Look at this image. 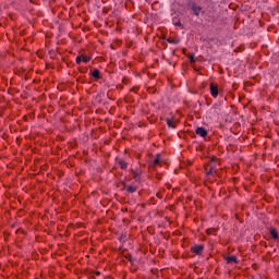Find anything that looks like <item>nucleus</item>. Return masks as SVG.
I'll use <instances>...</instances> for the list:
<instances>
[{"instance_id": "5", "label": "nucleus", "mask_w": 279, "mask_h": 279, "mask_svg": "<svg viewBox=\"0 0 279 279\" xmlns=\"http://www.w3.org/2000/svg\"><path fill=\"white\" fill-rule=\"evenodd\" d=\"M192 252L197 254V256H201V254L204 252V245L201 244L192 246Z\"/></svg>"}, {"instance_id": "17", "label": "nucleus", "mask_w": 279, "mask_h": 279, "mask_svg": "<svg viewBox=\"0 0 279 279\" xmlns=\"http://www.w3.org/2000/svg\"><path fill=\"white\" fill-rule=\"evenodd\" d=\"M175 25H177L178 27H182V23H180V22H177Z\"/></svg>"}, {"instance_id": "10", "label": "nucleus", "mask_w": 279, "mask_h": 279, "mask_svg": "<svg viewBox=\"0 0 279 279\" xmlns=\"http://www.w3.org/2000/svg\"><path fill=\"white\" fill-rule=\"evenodd\" d=\"M128 193H136L137 187L134 185H125Z\"/></svg>"}, {"instance_id": "13", "label": "nucleus", "mask_w": 279, "mask_h": 279, "mask_svg": "<svg viewBox=\"0 0 279 279\" xmlns=\"http://www.w3.org/2000/svg\"><path fill=\"white\" fill-rule=\"evenodd\" d=\"M82 61L87 64V62H90V57L83 56Z\"/></svg>"}, {"instance_id": "8", "label": "nucleus", "mask_w": 279, "mask_h": 279, "mask_svg": "<svg viewBox=\"0 0 279 279\" xmlns=\"http://www.w3.org/2000/svg\"><path fill=\"white\" fill-rule=\"evenodd\" d=\"M116 160H117L120 169H123V170L128 169V163L125 162V160H123L121 158H117Z\"/></svg>"}, {"instance_id": "3", "label": "nucleus", "mask_w": 279, "mask_h": 279, "mask_svg": "<svg viewBox=\"0 0 279 279\" xmlns=\"http://www.w3.org/2000/svg\"><path fill=\"white\" fill-rule=\"evenodd\" d=\"M141 175H143V169L137 168L136 170H133V178L135 182H141Z\"/></svg>"}, {"instance_id": "6", "label": "nucleus", "mask_w": 279, "mask_h": 279, "mask_svg": "<svg viewBox=\"0 0 279 279\" xmlns=\"http://www.w3.org/2000/svg\"><path fill=\"white\" fill-rule=\"evenodd\" d=\"M160 162H162V159H160V154L156 155V158H154L150 161L151 167H158V165H160Z\"/></svg>"}, {"instance_id": "15", "label": "nucleus", "mask_w": 279, "mask_h": 279, "mask_svg": "<svg viewBox=\"0 0 279 279\" xmlns=\"http://www.w3.org/2000/svg\"><path fill=\"white\" fill-rule=\"evenodd\" d=\"M76 64H82V57H76Z\"/></svg>"}, {"instance_id": "18", "label": "nucleus", "mask_w": 279, "mask_h": 279, "mask_svg": "<svg viewBox=\"0 0 279 279\" xmlns=\"http://www.w3.org/2000/svg\"><path fill=\"white\" fill-rule=\"evenodd\" d=\"M191 62H195V59L191 58Z\"/></svg>"}, {"instance_id": "7", "label": "nucleus", "mask_w": 279, "mask_h": 279, "mask_svg": "<svg viewBox=\"0 0 279 279\" xmlns=\"http://www.w3.org/2000/svg\"><path fill=\"white\" fill-rule=\"evenodd\" d=\"M89 75H92V77H94V80H101V74L98 69L90 71Z\"/></svg>"}, {"instance_id": "1", "label": "nucleus", "mask_w": 279, "mask_h": 279, "mask_svg": "<svg viewBox=\"0 0 279 279\" xmlns=\"http://www.w3.org/2000/svg\"><path fill=\"white\" fill-rule=\"evenodd\" d=\"M209 90H210V95H211V97H214V99H217V97H219V85L211 83Z\"/></svg>"}, {"instance_id": "2", "label": "nucleus", "mask_w": 279, "mask_h": 279, "mask_svg": "<svg viewBox=\"0 0 279 279\" xmlns=\"http://www.w3.org/2000/svg\"><path fill=\"white\" fill-rule=\"evenodd\" d=\"M195 132L197 136H202V138H206V136H208V131L206 130V128L198 126Z\"/></svg>"}, {"instance_id": "11", "label": "nucleus", "mask_w": 279, "mask_h": 279, "mask_svg": "<svg viewBox=\"0 0 279 279\" xmlns=\"http://www.w3.org/2000/svg\"><path fill=\"white\" fill-rule=\"evenodd\" d=\"M270 234L272 239H278V231L276 229H270Z\"/></svg>"}, {"instance_id": "4", "label": "nucleus", "mask_w": 279, "mask_h": 279, "mask_svg": "<svg viewBox=\"0 0 279 279\" xmlns=\"http://www.w3.org/2000/svg\"><path fill=\"white\" fill-rule=\"evenodd\" d=\"M191 10L195 16H199V13L202 12V7L197 5L196 3L191 4Z\"/></svg>"}, {"instance_id": "14", "label": "nucleus", "mask_w": 279, "mask_h": 279, "mask_svg": "<svg viewBox=\"0 0 279 279\" xmlns=\"http://www.w3.org/2000/svg\"><path fill=\"white\" fill-rule=\"evenodd\" d=\"M215 173V168H210L209 171H207V175H213Z\"/></svg>"}, {"instance_id": "9", "label": "nucleus", "mask_w": 279, "mask_h": 279, "mask_svg": "<svg viewBox=\"0 0 279 279\" xmlns=\"http://www.w3.org/2000/svg\"><path fill=\"white\" fill-rule=\"evenodd\" d=\"M226 260L229 265H232L233 263H239V259L234 255L226 257Z\"/></svg>"}, {"instance_id": "12", "label": "nucleus", "mask_w": 279, "mask_h": 279, "mask_svg": "<svg viewBox=\"0 0 279 279\" xmlns=\"http://www.w3.org/2000/svg\"><path fill=\"white\" fill-rule=\"evenodd\" d=\"M167 125L168 128H171L173 130V128H175V124H173V121L171 120H167Z\"/></svg>"}, {"instance_id": "16", "label": "nucleus", "mask_w": 279, "mask_h": 279, "mask_svg": "<svg viewBox=\"0 0 279 279\" xmlns=\"http://www.w3.org/2000/svg\"><path fill=\"white\" fill-rule=\"evenodd\" d=\"M168 43H170V45H175V40L168 39Z\"/></svg>"}]
</instances>
